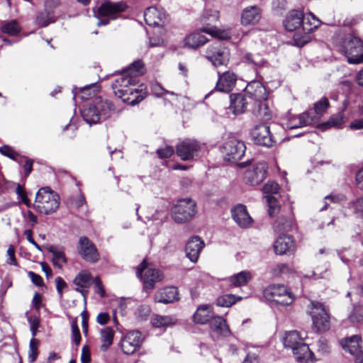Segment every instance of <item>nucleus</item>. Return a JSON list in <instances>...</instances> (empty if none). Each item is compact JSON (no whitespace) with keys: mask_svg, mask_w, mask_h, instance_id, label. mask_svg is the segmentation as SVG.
Here are the masks:
<instances>
[{"mask_svg":"<svg viewBox=\"0 0 363 363\" xmlns=\"http://www.w3.org/2000/svg\"><path fill=\"white\" fill-rule=\"evenodd\" d=\"M308 15L311 17L313 22H311L308 18H305L303 12L301 10L293 9L288 13L283 21L284 28L289 31H294L302 25L304 35L300 37L298 34L296 33L294 36V40L298 46H303L306 44L310 40L308 33L318 28L321 23L320 20L313 13H309Z\"/></svg>","mask_w":363,"mask_h":363,"instance_id":"obj_1","label":"nucleus"},{"mask_svg":"<svg viewBox=\"0 0 363 363\" xmlns=\"http://www.w3.org/2000/svg\"><path fill=\"white\" fill-rule=\"evenodd\" d=\"M138 79L123 72L113 84V91L124 103L135 106L144 99V92L138 89Z\"/></svg>","mask_w":363,"mask_h":363,"instance_id":"obj_2","label":"nucleus"},{"mask_svg":"<svg viewBox=\"0 0 363 363\" xmlns=\"http://www.w3.org/2000/svg\"><path fill=\"white\" fill-rule=\"evenodd\" d=\"M59 195L50 188H40L35 196L34 208L40 213L50 215L55 213L60 206Z\"/></svg>","mask_w":363,"mask_h":363,"instance_id":"obj_3","label":"nucleus"},{"mask_svg":"<svg viewBox=\"0 0 363 363\" xmlns=\"http://www.w3.org/2000/svg\"><path fill=\"white\" fill-rule=\"evenodd\" d=\"M263 295L266 300L276 305L288 306L294 301L292 292L281 284L267 286L264 290Z\"/></svg>","mask_w":363,"mask_h":363,"instance_id":"obj_4","label":"nucleus"},{"mask_svg":"<svg viewBox=\"0 0 363 363\" xmlns=\"http://www.w3.org/2000/svg\"><path fill=\"white\" fill-rule=\"evenodd\" d=\"M309 313L313 322V328L316 332L323 333L330 329V316L322 303L311 301Z\"/></svg>","mask_w":363,"mask_h":363,"instance_id":"obj_5","label":"nucleus"},{"mask_svg":"<svg viewBox=\"0 0 363 363\" xmlns=\"http://www.w3.org/2000/svg\"><path fill=\"white\" fill-rule=\"evenodd\" d=\"M240 167H247L245 174V182L252 186L258 185L265 179L268 166L264 161H248L241 163Z\"/></svg>","mask_w":363,"mask_h":363,"instance_id":"obj_6","label":"nucleus"},{"mask_svg":"<svg viewBox=\"0 0 363 363\" xmlns=\"http://www.w3.org/2000/svg\"><path fill=\"white\" fill-rule=\"evenodd\" d=\"M137 277L143 281L145 290H152L155 283L163 279V274L157 269L154 268L144 259L137 267Z\"/></svg>","mask_w":363,"mask_h":363,"instance_id":"obj_7","label":"nucleus"},{"mask_svg":"<svg viewBox=\"0 0 363 363\" xmlns=\"http://www.w3.org/2000/svg\"><path fill=\"white\" fill-rule=\"evenodd\" d=\"M342 50L350 64L363 62V43L359 38L352 35L345 37Z\"/></svg>","mask_w":363,"mask_h":363,"instance_id":"obj_8","label":"nucleus"},{"mask_svg":"<svg viewBox=\"0 0 363 363\" xmlns=\"http://www.w3.org/2000/svg\"><path fill=\"white\" fill-rule=\"evenodd\" d=\"M126 6L120 2L105 1L99 7L95 16L99 18L96 25L98 26H105L109 23L110 20L116 18V15L124 11Z\"/></svg>","mask_w":363,"mask_h":363,"instance_id":"obj_9","label":"nucleus"},{"mask_svg":"<svg viewBox=\"0 0 363 363\" xmlns=\"http://www.w3.org/2000/svg\"><path fill=\"white\" fill-rule=\"evenodd\" d=\"M196 208V203L192 199H182L172 209V219L177 223H185L195 216Z\"/></svg>","mask_w":363,"mask_h":363,"instance_id":"obj_10","label":"nucleus"},{"mask_svg":"<svg viewBox=\"0 0 363 363\" xmlns=\"http://www.w3.org/2000/svg\"><path fill=\"white\" fill-rule=\"evenodd\" d=\"M206 57L216 67L226 66L229 62L230 52L220 41H217L208 47Z\"/></svg>","mask_w":363,"mask_h":363,"instance_id":"obj_11","label":"nucleus"},{"mask_svg":"<svg viewBox=\"0 0 363 363\" xmlns=\"http://www.w3.org/2000/svg\"><path fill=\"white\" fill-rule=\"evenodd\" d=\"M246 147L242 141L231 139L226 142L223 147L225 160L228 161H237L240 160L245 154Z\"/></svg>","mask_w":363,"mask_h":363,"instance_id":"obj_12","label":"nucleus"},{"mask_svg":"<svg viewBox=\"0 0 363 363\" xmlns=\"http://www.w3.org/2000/svg\"><path fill=\"white\" fill-rule=\"evenodd\" d=\"M82 113H106L114 110V106L108 99L101 96L95 97L92 101L86 102L83 106Z\"/></svg>","mask_w":363,"mask_h":363,"instance_id":"obj_13","label":"nucleus"},{"mask_svg":"<svg viewBox=\"0 0 363 363\" xmlns=\"http://www.w3.org/2000/svg\"><path fill=\"white\" fill-rule=\"evenodd\" d=\"M143 342L142 335L138 330L128 333L121 340V348L124 354H133Z\"/></svg>","mask_w":363,"mask_h":363,"instance_id":"obj_14","label":"nucleus"},{"mask_svg":"<svg viewBox=\"0 0 363 363\" xmlns=\"http://www.w3.org/2000/svg\"><path fill=\"white\" fill-rule=\"evenodd\" d=\"M251 137L254 143L259 145L271 147L274 143L270 134L269 126L267 123L255 125L252 130Z\"/></svg>","mask_w":363,"mask_h":363,"instance_id":"obj_15","label":"nucleus"},{"mask_svg":"<svg viewBox=\"0 0 363 363\" xmlns=\"http://www.w3.org/2000/svg\"><path fill=\"white\" fill-rule=\"evenodd\" d=\"M78 251L82 257L90 262H96L99 258V254L94 243L86 237L79 240Z\"/></svg>","mask_w":363,"mask_h":363,"instance_id":"obj_16","label":"nucleus"},{"mask_svg":"<svg viewBox=\"0 0 363 363\" xmlns=\"http://www.w3.org/2000/svg\"><path fill=\"white\" fill-rule=\"evenodd\" d=\"M200 145L194 140L186 139L177 147V154L183 160L193 159L197 155Z\"/></svg>","mask_w":363,"mask_h":363,"instance_id":"obj_17","label":"nucleus"},{"mask_svg":"<svg viewBox=\"0 0 363 363\" xmlns=\"http://www.w3.org/2000/svg\"><path fill=\"white\" fill-rule=\"evenodd\" d=\"M286 122L284 123L286 129L293 130L308 125L315 124L317 122L318 115H289Z\"/></svg>","mask_w":363,"mask_h":363,"instance_id":"obj_18","label":"nucleus"},{"mask_svg":"<svg viewBox=\"0 0 363 363\" xmlns=\"http://www.w3.org/2000/svg\"><path fill=\"white\" fill-rule=\"evenodd\" d=\"M262 18V11L257 6H250L241 12L240 22L242 26H255Z\"/></svg>","mask_w":363,"mask_h":363,"instance_id":"obj_19","label":"nucleus"},{"mask_svg":"<svg viewBox=\"0 0 363 363\" xmlns=\"http://www.w3.org/2000/svg\"><path fill=\"white\" fill-rule=\"evenodd\" d=\"M203 247L204 242L199 237L194 236L191 238L186 245L185 252L186 257L192 262H196Z\"/></svg>","mask_w":363,"mask_h":363,"instance_id":"obj_20","label":"nucleus"},{"mask_svg":"<svg viewBox=\"0 0 363 363\" xmlns=\"http://www.w3.org/2000/svg\"><path fill=\"white\" fill-rule=\"evenodd\" d=\"M237 76L233 72L226 71L223 74L218 73L216 89L221 92L228 93L235 86Z\"/></svg>","mask_w":363,"mask_h":363,"instance_id":"obj_21","label":"nucleus"},{"mask_svg":"<svg viewBox=\"0 0 363 363\" xmlns=\"http://www.w3.org/2000/svg\"><path fill=\"white\" fill-rule=\"evenodd\" d=\"M232 216L235 222L241 228H248L252 223L245 206L239 204L232 209Z\"/></svg>","mask_w":363,"mask_h":363,"instance_id":"obj_22","label":"nucleus"},{"mask_svg":"<svg viewBox=\"0 0 363 363\" xmlns=\"http://www.w3.org/2000/svg\"><path fill=\"white\" fill-rule=\"evenodd\" d=\"M92 277L86 270L81 271L73 280V284L76 286L75 290L80 292L86 298L88 293L87 289L91 285Z\"/></svg>","mask_w":363,"mask_h":363,"instance_id":"obj_23","label":"nucleus"},{"mask_svg":"<svg viewBox=\"0 0 363 363\" xmlns=\"http://www.w3.org/2000/svg\"><path fill=\"white\" fill-rule=\"evenodd\" d=\"M274 250L277 255H284L294 250V242L290 235H284L278 238L274 244Z\"/></svg>","mask_w":363,"mask_h":363,"instance_id":"obj_24","label":"nucleus"},{"mask_svg":"<svg viewBox=\"0 0 363 363\" xmlns=\"http://www.w3.org/2000/svg\"><path fill=\"white\" fill-rule=\"evenodd\" d=\"M165 18V14L156 7H149L144 13L145 23L150 26H160Z\"/></svg>","mask_w":363,"mask_h":363,"instance_id":"obj_25","label":"nucleus"},{"mask_svg":"<svg viewBox=\"0 0 363 363\" xmlns=\"http://www.w3.org/2000/svg\"><path fill=\"white\" fill-rule=\"evenodd\" d=\"M248 103L242 94H231L230 95L229 110L233 113H243L247 109Z\"/></svg>","mask_w":363,"mask_h":363,"instance_id":"obj_26","label":"nucleus"},{"mask_svg":"<svg viewBox=\"0 0 363 363\" xmlns=\"http://www.w3.org/2000/svg\"><path fill=\"white\" fill-rule=\"evenodd\" d=\"M245 91L255 101H260L267 95L265 86L260 82L256 80L248 83Z\"/></svg>","mask_w":363,"mask_h":363,"instance_id":"obj_27","label":"nucleus"},{"mask_svg":"<svg viewBox=\"0 0 363 363\" xmlns=\"http://www.w3.org/2000/svg\"><path fill=\"white\" fill-rule=\"evenodd\" d=\"M156 302L169 303L178 300L177 289L174 286L164 288L157 291L155 295Z\"/></svg>","mask_w":363,"mask_h":363,"instance_id":"obj_28","label":"nucleus"},{"mask_svg":"<svg viewBox=\"0 0 363 363\" xmlns=\"http://www.w3.org/2000/svg\"><path fill=\"white\" fill-rule=\"evenodd\" d=\"M360 337L358 335H354L350 338H346L341 342L343 349L355 357L362 354L361 347L359 346Z\"/></svg>","mask_w":363,"mask_h":363,"instance_id":"obj_29","label":"nucleus"},{"mask_svg":"<svg viewBox=\"0 0 363 363\" xmlns=\"http://www.w3.org/2000/svg\"><path fill=\"white\" fill-rule=\"evenodd\" d=\"M296 359L299 362H307L312 360L313 353L308 345L304 342H300L296 350H291Z\"/></svg>","mask_w":363,"mask_h":363,"instance_id":"obj_30","label":"nucleus"},{"mask_svg":"<svg viewBox=\"0 0 363 363\" xmlns=\"http://www.w3.org/2000/svg\"><path fill=\"white\" fill-rule=\"evenodd\" d=\"M96 91H98V86L96 84H91L81 88H74L72 94L74 99L79 94V98L82 101H86L93 97Z\"/></svg>","mask_w":363,"mask_h":363,"instance_id":"obj_31","label":"nucleus"},{"mask_svg":"<svg viewBox=\"0 0 363 363\" xmlns=\"http://www.w3.org/2000/svg\"><path fill=\"white\" fill-rule=\"evenodd\" d=\"M211 330L218 335L227 336L230 334V329L227 325L225 319L222 317L217 316L213 318L210 320Z\"/></svg>","mask_w":363,"mask_h":363,"instance_id":"obj_32","label":"nucleus"},{"mask_svg":"<svg viewBox=\"0 0 363 363\" xmlns=\"http://www.w3.org/2000/svg\"><path fill=\"white\" fill-rule=\"evenodd\" d=\"M212 312L208 305H202L198 307L194 315V321L199 324H205L212 319Z\"/></svg>","mask_w":363,"mask_h":363,"instance_id":"obj_33","label":"nucleus"},{"mask_svg":"<svg viewBox=\"0 0 363 363\" xmlns=\"http://www.w3.org/2000/svg\"><path fill=\"white\" fill-rule=\"evenodd\" d=\"M304 337L297 331H290L287 333L284 339V345L285 347L291 350H296L300 342H303Z\"/></svg>","mask_w":363,"mask_h":363,"instance_id":"obj_34","label":"nucleus"},{"mask_svg":"<svg viewBox=\"0 0 363 363\" xmlns=\"http://www.w3.org/2000/svg\"><path fill=\"white\" fill-rule=\"evenodd\" d=\"M207 38L199 33H191L185 39V45L190 48H197L207 42Z\"/></svg>","mask_w":363,"mask_h":363,"instance_id":"obj_35","label":"nucleus"},{"mask_svg":"<svg viewBox=\"0 0 363 363\" xmlns=\"http://www.w3.org/2000/svg\"><path fill=\"white\" fill-rule=\"evenodd\" d=\"M252 279L251 273L248 271H242L230 277V281L235 287L242 286Z\"/></svg>","mask_w":363,"mask_h":363,"instance_id":"obj_36","label":"nucleus"},{"mask_svg":"<svg viewBox=\"0 0 363 363\" xmlns=\"http://www.w3.org/2000/svg\"><path fill=\"white\" fill-rule=\"evenodd\" d=\"M152 324L154 327L160 328L169 326L176 323L177 320L169 315H155L152 318Z\"/></svg>","mask_w":363,"mask_h":363,"instance_id":"obj_37","label":"nucleus"},{"mask_svg":"<svg viewBox=\"0 0 363 363\" xmlns=\"http://www.w3.org/2000/svg\"><path fill=\"white\" fill-rule=\"evenodd\" d=\"M258 112L260 113H272L274 111V106L272 99L267 95L260 101H256Z\"/></svg>","mask_w":363,"mask_h":363,"instance_id":"obj_38","label":"nucleus"},{"mask_svg":"<svg viewBox=\"0 0 363 363\" xmlns=\"http://www.w3.org/2000/svg\"><path fill=\"white\" fill-rule=\"evenodd\" d=\"M55 21V16L52 12L45 10L40 12L36 17V23L40 27H46L50 23Z\"/></svg>","mask_w":363,"mask_h":363,"instance_id":"obj_39","label":"nucleus"},{"mask_svg":"<svg viewBox=\"0 0 363 363\" xmlns=\"http://www.w3.org/2000/svg\"><path fill=\"white\" fill-rule=\"evenodd\" d=\"M114 332L109 328H105L101 330V340L102 342L101 349L103 350H107V348L111 345L113 342Z\"/></svg>","mask_w":363,"mask_h":363,"instance_id":"obj_40","label":"nucleus"},{"mask_svg":"<svg viewBox=\"0 0 363 363\" xmlns=\"http://www.w3.org/2000/svg\"><path fill=\"white\" fill-rule=\"evenodd\" d=\"M48 251L52 255V263L54 265L62 267L61 263L67 262L64 252L54 246H50Z\"/></svg>","mask_w":363,"mask_h":363,"instance_id":"obj_41","label":"nucleus"},{"mask_svg":"<svg viewBox=\"0 0 363 363\" xmlns=\"http://www.w3.org/2000/svg\"><path fill=\"white\" fill-rule=\"evenodd\" d=\"M241 299L240 296H236L231 294H224L216 299V304L221 307H230Z\"/></svg>","mask_w":363,"mask_h":363,"instance_id":"obj_42","label":"nucleus"},{"mask_svg":"<svg viewBox=\"0 0 363 363\" xmlns=\"http://www.w3.org/2000/svg\"><path fill=\"white\" fill-rule=\"evenodd\" d=\"M201 30L219 39L227 40L230 38V34L228 31L220 30L215 27L202 28Z\"/></svg>","mask_w":363,"mask_h":363,"instance_id":"obj_43","label":"nucleus"},{"mask_svg":"<svg viewBox=\"0 0 363 363\" xmlns=\"http://www.w3.org/2000/svg\"><path fill=\"white\" fill-rule=\"evenodd\" d=\"M143 63L140 60L133 62L126 69L123 71L130 76L135 77L138 79V77L143 74Z\"/></svg>","mask_w":363,"mask_h":363,"instance_id":"obj_44","label":"nucleus"},{"mask_svg":"<svg viewBox=\"0 0 363 363\" xmlns=\"http://www.w3.org/2000/svg\"><path fill=\"white\" fill-rule=\"evenodd\" d=\"M75 118H77V119H81L89 126L97 124L100 121V115H74L70 120L69 126L71 127L72 125V123H74Z\"/></svg>","mask_w":363,"mask_h":363,"instance_id":"obj_45","label":"nucleus"},{"mask_svg":"<svg viewBox=\"0 0 363 363\" xmlns=\"http://www.w3.org/2000/svg\"><path fill=\"white\" fill-rule=\"evenodd\" d=\"M292 221L285 217H279L274 223V229L277 232H287L291 228Z\"/></svg>","mask_w":363,"mask_h":363,"instance_id":"obj_46","label":"nucleus"},{"mask_svg":"<svg viewBox=\"0 0 363 363\" xmlns=\"http://www.w3.org/2000/svg\"><path fill=\"white\" fill-rule=\"evenodd\" d=\"M20 26L16 21L6 23L1 28L2 33L9 34L10 35H17L20 32Z\"/></svg>","mask_w":363,"mask_h":363,"instance_id":"obj_47","label":"nucleus"},{"mask_svg":"<svg viewBox=\"0 0 363 363\" xmlns=\"http://www.w3.org/2000/svg\"><path fill=\"white\" fill-rule=\"evenodd\" d=\"M343 122L341 115H333L327 122L318 125V127L323 130L330 127H340Z\"/></svg>","mask_w":363,"mask_h":363,"instance_id":"obj_48","label":"nucleus"},{"mask_svg":"<svg viewBox=\"0 0 363 363\" xmlns=\"http://www.w3.org/2000/svg\"><path fill=\"white\" fill-rule=\"evenodd\" d=\"M268 206V213L270 216H275L280 209L277 199L273 196H266Z\"/></svg>","mask_w":363,"mask_h":363,"instance_id":"obj_49","label":"nucleus"},{"mask_svg":"<svg viewBox=\"0 0 363 363\" xmlns=\"http://www.w3.org/2000/svg\"><path fill=\"white\" fill-rule=\"evenodd\" d=\"M38 356V340L32 338L30 341L29 344V350H28V361L30 363L34 362Z\"/></svg>","mask_w":363,"mask_h":363,"instance_id":"obj_50","label":"nucleus"},{"mask_svg":"<svg viewBox=\"0 0 363 363\" xmlns=\"http://www.w3.org/2000/svg\"><path fill=\"white\" fill-rule=\"evenodd\" d=\"M245 58L248 63H250L256 67H262L264 64V60L259 54L246 53Z\"/></svg>","mask_w":363,"mask_h":363,"instance_id":"obj_51","label":"nucleus"},{"mask_svg":"<svg viewBox=\"0 0 363 363\" xmlns=\"http://www.w3.org/2000/svg\"><path fill=\"white\" fill-rule=\"evenodd\" d=\"M330 107V103L327 97H322L319 101L313 104V108L315 113H323L326 112Z\"/></svg>","mask_w":363,"mask_h":363,"instance_id":"obj_52","label":"nucleus"},{"mask_svg":"<svg viewBox=\"0 0 363 363\" xmlns=\"http://www.w3.org/2000/svg\"><path fill=\"white\" fill-rule=\"evenodd\" d=\"M349 319L352 323H359L363 319V303L354 306Z\"/></svg>","mask_w":363,"mask_h":363,"instance_id":"obj_53","label":"nucleus"},{"mask_svg":"<svg viewBox=\"0 0 363 363\" xmlns=\"http://www.w3.org/2000/svg\"><path fill=\"white\" fill-rule=\"evenodd\" d=\"M292 272L288 265L284 263H279L274 265L272 269V274L274 276L279 277L282 274H289Z\"/></svg>","mask_w":363,"mask_h":363,"instance_id":"obj_54","label":"nucleus"},{"mask_svg":"<svg viewBox=\"0 0 363 363\" xmlns=\"http://www.w3.org/2000/svg\"><path fill=\"white\" fill-rule=\"evenodd\" d=\"M279 189V184L274 182H268L263 186V193L266 196H272L278 193Z\"/></svg>","mask_w":363,"mask_h":363,"instance_id":"obj_55","label":"nucleus"},{"mask_svg":"<svg viewBox=\"0 0 363 363\" xmlns=\"http://www.w3.org/2000/svg\"><path fill=\"white\" fill-rule=\"evenodd\" d=\"M72 333L73 341L77 345H79L81 342V335L77 325V318L72 323Z\"/></svg>","mask_w":363,"mask_h":363,"instance_id":"obj_56","label":"nucleus"},{"mask_svg":"<svg viewBox=\"0 0 363 363\" xmlns=\"http://www.w3.org/2000/svg\"><path fill=\"white\" fill-rule=\"evenodd\" d=\"M0 153L13 160H16V157L18 155V153L9 145H3L0 147Z\"/></svg>","mask_w":363,"mask_h":363,"instance_id":"obj_57","label":"nucleus"},{"mask_svg":"<svg viewBox=\"0 0 363 363\" xmlns=\"http://www.w3.org/2000/svg\"><path fill=\"white\" fill-rule=\"evenodd\" d=\"M174 153V149L171 146H166L164 148L158 149L157 154L160 158H169Z\"/></svg>","mask_w":363,"mask_h":363,"instance_id":"obj_58","label":"nucleus"},{"mask_svg":"<svg viewBox=\"0 0 363 363\" xmlns=\"http://www.w3.org/2000/svg\"><path fill=\"white\" fill-rule=\"evenodd\" d=\"M203 18L208 21L210 23L216 22L219 19V11L217 10L206 11Z\"/></svg>","mask_w":363,"mask_h":363,"instance_id":"obj_59","label":"nucleus"},{"mask_svg":"<svg viewBox=\"0 0 363 363\" xmlns=\"http://www.w3.org/2000/svg\"><path fill=\"white\" fill-rule=\"evenodd\" d=\"M6 255L8 257V258L6 259V262L8 264H11V265L17 264L16 259L15 257V249L13 245H10L8 247V250L6 252Z\"/></svg>","mask_w":363,"mask_h":363,"instance_id":"obj_60","label":"nucleus"},{"mask_svg":"<svg viewBox=\"0 0 363 363\" xmlns=\"http://www.w3.org/2000/svg\"><path fill=\"white\" fill-rule=\"evenodd\" d=\"M152 91L157 97L165 95V93H169V91L164 89L160 84L156 83L152 86Z\"/></svg>","mask_w":363,"mask_h":363,"instance_id":"obj_61","label":"nucleus"},{"mask_svg":"<svg viewBox=\"0 0 363 363\" xmlns=\"http://www.w3.org/2000/svg\"><path fill=\"white\" fill-rule=\"evenodd\" d=\"M28 275L29 278L31 279V281L35 285H36L38 286H41L43 285V280L40 275L35 274L33 272H29L28 273Z\"/></svg>","mask_w":363,"mask_h":363,"instance_id":"obj_62","label":"nucleus"},{"mask_svg":"<svg viewBox=\"0 0 363 363\" xmlns=\"http://www.w3.org/2000/svg\"><path fill=\"white\" fill-rule=\"evenodd\" d=\"M150 313V307L146 305L140 306L137 309V314L141 318V319L146 318L149 315Z\"/></svg>","mask_w":363,"mask_h":363,"instance_id":"obj_63","label":"nucleus"},{"mask_svg":"<svg viewBox=\"0 0 363 363\" xmlns=\"http://www.w3.org/2000/svg\"><path fill=\"white\" fill-rule=\"evenodd\" d=\"M82 363H89L91 362V355L86 346H84L82 350L81 355Z\"/></svg>","mask_w":363,"mask_h":363,"instance_id":"obj_64","label":"nucleus"}]
</instances>
